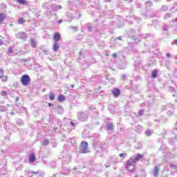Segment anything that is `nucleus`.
Instances as JSON below:
<instances>
[{
  "mask_svg": "<svg viewBox=\"0 0 177 177\" xmlns=\"http://www.w3.org/2000/svg\"><path fill=\"white\" fill-rule=\"evenodd\" d=\"M21 82L24 86H28L31 82V78L28 75H23L21 77Z\"/></svg>",
  "mask_w": 177,
  "mask_h": 177,
  "instance_id": "f03ea898",
  "label": "nucleus"
},
{
  "mask_svg": "<svg viewBox=\"0 0 177 177\" xmlns=\"http://www.w3.org/2000/svg\"><path fill=\"white\" fill-rule=\"evenodd\" d=\"M112 93L115 97H118V96H120V95H121V92L120 91V89H118V88H114L112 91Z\"/></svg>",
  "mask_w": 177,
  "mask_h": 177,
  "instance_id": "423d86ee",
  "label": "nucleus"
},
{
  "mask_svg": "<svg viewBox=\"0 0 177 177\" xmlns=\"http://www.w3.org/2000/svg\"><path fill=\"white\" fill-rule=\"evenodd\" d=\"M1 95L2 96H8V92H6L5 91H1Z\"/></svg>",
  "mask_w": 177,
  "mask_h": 177,
  "instance_id": "5701e85b",
  "label": "nucleus"
},
{
  "mask_svg": "<svg viewBox=\"0 0 177 177\" xmlns=\"http://www.w3.org/2000/svg\"><path fill=\"white\" fill-rule=\"evenodd\" d=\"M162 10H167V7L166 6H162Z\"/></svg>",
  "mask_w": 177,
  "mask_h": 177,
  "instance_id": "f704fd0d",
  "label": "nucleus"
},
{
  "mask_svg": "<svg viewBox=\"0 0 177 177\" xmlns=\"http://www.w3.org/2000/svg\"><path fill=\"white\" fill-rule=\"evenodd\" d=\"M138 146H135L136 149H140L142 147V145L139 142L137 143Z\"/></svg>",
  "mask_w": 177,
  "mask_h": 177,
  "instance_id": "393cba45",
  "label": "nucleus"
},
{
  "mask_svg": "<svg viewBox=\"0 0 177 177\" xmlns=\"http://www.w3.org/2000/svg\"><path fill=\"white\" fill-rule=\"evenodd\" d=\"M171 17V14H167L165 17H164V19H168Z\"/></svg>",
  "mask_w": 177,
  "mask_h": 177,
  "instance_id": "bb28decb",
  "label": "nucleus"
},
{
  "mask_svg": "<svg viewBox=\"0 0 177 177\" xmlns=\"http://www.w3.org/2000/svg\"><path fill=\"white\" fill-rule=\"evenodd\" d=\"M0 38H2L3 39H5V37H3L2 36L0 35Z\"/></svg>",
  "mask_w": 177,
  "mask_h": 177,
  "instance_id": "a19ab883",
  "label": "nucleus"
},
{
  "mask_svg": "<svg viewBox=\"0 0 177 177\" xmlns=\"http://www.w3.org/2000/svg\"><path fill=\"white\" fill-rule=\"evenodd\" d=\"M57 108H58V109H60V110H62V111H63V106H62V105H58V106H57Z\"/></svg>",
  "mask_w": 177,
  "mask_h": 177,
  "instance_id": "c756f323",
  "label": "nucleus"
},
{
  "mask_svg": "<svg viewBox=\"0 0 177 177\" xmlns=\"http://www.w3.org/2000/svg\"><path fill=\"white\" fill-rule=\"evenodd\" d=\"M7 44H10V42H9V41H7Z\"/></svg>",
  "mask_w": 177,
  "mask_h": 177,
  "instance_id": "49530a36",
  "label": "nucleus"
},
{
  "mask_svg": "<svg viewBox=\"0 0 177 177\" xmlns=\"http://www.w3.org/2000/svg\"><path fill=\"white\" fill-rule=\"evenodd\" d=\"M49 145V140L48 139H45L43 141V146H48Z\"/></svg>",
  "mask_w": 177,
  "mask_h": 177,
  "instance_id": "aec40b11",
  "label": "nucleus"
},
{
  "mask_svg": "<svg viewBox=\"0 0 177 177\" xmlns=\"http://www.w3.org/2000/svg\"><path fill=\"white\" fill-rule=\"evenodd\" d=\"M106 127L107 131H114V123L113 122L107 123Z\"/></svg>",
  "mask_w": 177,
  "mask_h": 177,
  "instance_id": "0eeeda50",
  "label": "nucleus"
},
{
  "mask_svg": "<svg viewBox=\"0 0 177 177\" xmlns=\"http://www.w3.org/2000/svg\"><path fill=\"white\" fill-rule=\"evenodd\" d=\"M92 30H93L92 26H90V27H88V28H87V31H88L89 32H91L92 31Z\"/></svg>",
  "mask_w": 177,
  "mask_h": 177,
  "instance_id": "cd10ccee",
  "label": "nucleus"
},
{
  "mask_svg": "<svg viewBox=\"0 0 177 177\" xmlns=\"http://www.w3.org/2000/svg\"><path fill=\"white\" fill-rule=\"evenodd\" d=\"M140 114H143V111H140Z\"/></svg>",
  "mask_w": 177,
  "mask_h": 177,
  "instance_id": "58836bf2",
  "label": "nucleus"
},
{
  "mask_svg": "<svg viewBox=\"0 0 177 177\" xmlns=\"http://www.w3.org/2000/svg\"><path fill=\"white\" fill-rule=\"evenodd\" d=\"M57 99L61 103H63V102L66 100V96H64L63 94H60L58 95Z\"/></svg>",
  "mask_w": 177,
  "mask_h": 177,
  "instance_id": "9b49d317",
  "label": "nucleus"
},
{
  "mask_svg": "<svg viewBox=\"0 0 177 177\" xmlns=\"http://www.w3.org/2000/svg\"><path fill=\"white\" fill-rule=\"evenodd\" d=\"M12 52H13V50L10 47V48H8V50L7 51V53H8V55H9V54L12 53Z\"/></svg>",
  "mask_w": 177,
  "mask_h": 177,
  "instance_id": "b1692460",
  "label": "nucleus"
},
{
  "mask_svg": "<svg viewBox=\"0 0 177 177\" xmlns=\"http://www.w3.org/2000/svg\"><path fill=\"white\" fill-rule=\"evenodd\" d=\"M98 89H102V87H101V86H99V87H98Z\"/></svg>",
  "mask_w": 177,
  "mask_h": 177,
  "instance_id": "c03bdc74",
  "label": "nucleus"
},
{
  "mask_svg": "<svg viewBox=\"0 0 177 177\" xmlns=\"http://www.w3.org/2000/svg\"><path fill=\"white\" fill-rule=\"evenodd\" d=\"M49 99L50 100H55V94L53 93H50Z\"/></svg>",
  "mask_w": 177,
  "mask_h": 177,
  "instance_id": "6ab92c4d",
  "label": "nucleus"
},
{
  "mask_svg": "<svg viewBox=\"0 0 177 177\" xmlns=\"http://www.w3.org/2000/svg\"><path fill=\"white\" fill-rule=\"evenodd\" d=\"M166 56H167V57H171V54L170 53H167L166 54Z\"/></svg>",
  "mask_w": 177,
  "mask_h": 177,
  "instance_id": "72a5a7b5",
  "label": "nucleus"
},
{
  "mask_svg": "<svg viewBox=\"0 0 177 177\" xmlns=\"http://www.w3.org/2000/svg\"><path fill=\"white\" fill-rule=\"evenodd\" d=\"M71 86V88H74V84H72Z\"/></svg>",
  "mask_w": 177,
  "mask_h": 177,
  "instance_id": "37998d69",
  "label": "nucleus"
},
{
  "mask_svg": "<svg viewBox=\"0 0 177 177\" xmlns=\"http://www.w3.org/2000/svg\"><path fill=\"white\" fill-rule=\"evenodd\" d=\"M71 124L72 126L75 125V123H74V122H71Z\"/></svg>",
  "mask_w": 177,
  "mask_h": 177,
  "instance_id": "4c0bfd02",
  "label": "nucleus"
},
{
  "mask_svg": "<svg viewBox=\"0 0 177 177\" xmlns=\"http://www.w3.org/2000/svg\"><path fill=\"white\" fill-rule=\"evenodd\" d=\"M48 106H49L50 107H52V106H53V104H52V103H48Z\"/></svg>",
  "mask_w": 177,
  "mask_h": 177,
  "instance_id": "e433bc0d",
  "label": "nucleus"
},
{
  "mask_svg": "<svg viewBox=\"0 0 177 177\" xmlns=\"http://www.w3.org/2000/svg\"><path fill=\"white\" fill-rule=\"evenodd\" d=\"M1 82H8V75H3V77H1Z\"/></svg>",
  "mask_w": 177,
  "mask_h": 177,
  "instance_id": "dca6fc26",
  "label": "nucleus"
},
{
  "mask_svg": "<svg viewBox=\"0 0 177 177\" xmlns=\"http://www.w3.org/2000/svg\"><path fill=\"white\" fill-rule=\"evenodd\" d=\"M17 3H20L21 5H27V0H15Z\"/></svg>",
  "mask_w": 177,
  "mask_h": 177,
  "instance_id": "2eb2a0df",
  "label": "nucleus"
},
{
  "mask_svg": "<svg viewBox=\"0 0 177 177\" xmlns=\"http://www.w3.org/2000/svg\"><path fill=\"white\" fill-rule=\"evenodd\" d=\"M31 172H32V175H37V174H39V170H38L37 171H32Z\"/></svg>",
  "mask_w": 177,
  "mask_h": 177,
  "instance_id": "a878e982",
  "label": "nucleus"
},
{
  "mask_svg": "<svg viewBox=\"0 0 177 177\" xmlns=\"http://www.w3.org/2000/svg\"><path fill=\"white\" fill-rule=\"evenodd\" d=\"M142 158H143V155L140 154V153L136 155L135 158H134V162L139 161V160H142Z\"/></svg>",
  "mask_w": 177,
  "mask_h": 177,
  "instance_id": "ddd939ff",
  "label": "nucleus"
},
{
  "mask_svg": "<svg viewBox=\"0 0 177 177\" xmlns=\"http://www.w3.org/2000/svg\"><path fill=\"white\" fill-rule=\"evenodd\" d=\"M117 39H119V41H122V37L121 36H119L117 37Z\"/></svg>",
  "mask_w": 177,
  "mask_h": 177,
  "instance_id": "2f4dec72",
  "label": "nucleus"
},
{
  "mask_svg": "<svg viewBox=\"0 0 177 177\" xmlns=\"http://www.w3.org/2000/svg\"><path fill=\"white\" fill-rule=\"evenodd\" d=\"M174 21H175L176 23H177V18H176V19H174Z\"/></svg>",
  "mask_w": 177,
  "mask_h": 177,
  "instance_id": "79ce46f5",
  "label": "nucleus"
},
{
  "mask_svg": "<svg viewBox=\"0 0 177 177\" xmlns=\"http://www.w3.org/2000/svg\"><path fill=\"white\" fill-rule=\"evenodd\" d=\"M53 39L55 42H59L62 39V35L59 32H55L53 35Z\"/></svg>",
  "mask_w": 177,
  "mask_h": 177,
  "instance_id": "39448f33",
  "label": "nucleus"
},
{
  "mask_svg": "<svg viewBox=\"0 0 177 177\" xmlns=\"http://www.w3.org/2000/svg\"><path fill=\"white\" fill-rule=\"evenodd\" d=\"M151 133H153V131L151 130H147L145 132V134L147 135V136H151Z\"/></svg>",
  "mask_w": 177,
  "mask_h": 177,
  "instance_id": "412c9836",
  "label": "nucleus"
},
{
  "mask_svg": "<svg viewBox=\"0 0 177 177\" xmlns=\"http://www.w3.org/2000/svg\"><path fill=\"white\" fill-rule=\"evenodd\" d=\"M158 74V71L157 70H154L152 73V77L153 78H157V75Z\"/></svg>",
  "mask_w": 177,
  "mask_h": 177,
  "instance_id": "f3484780",
  "label": "nucleus"
},
{
  "mask_svg": "<svg viewBox=\"0 0 177 177\" xmlns=\"http://www.w3.org/2000/svg\"><path fill=\"white\" fill-rule=\"evenodd\" d=\"M3 77V68H0V78H2Z\"/></svg>",
  "mask_w": 177,
  "mask_h": 177,
  "instance_id": "4be33fe9",
  "label": "nucleus"
},
{
  "mask_svg": "<svg viewBox=\"0 0 177 177\" xmlns=\"http://www.w3.org/2000/svg\"><path fill=\"white\" fill-rule=\"evenodd\" d=\"M17 21L18 24H24L27 20L24 19L23 17H19Z\"/></svg>",
  "mask_w": 177,
  "mask_h": 177,
  "instance_id": "4468645a",
  "label": "nucleus"
},
{
  "mask_svg": "<svg viewBox=\"0 0 177 177\" xmlns=\"http://www.w3.org/2000/svg\"><path fill=\"white\" fill-rule=\"evenodd\" d=\"M138 129H142V127L141 126H138Z\"/></svg>",
  "mask_w": 177,
  "mask_h": 177,
  "instance_id": "ea45409f",
  "label": "nucleus"
},
{
  "mask_svg": "<svg viewBox=\"0 0 177 177\" xmlns=\"http://www.w3.org/2000/svg\"><path fill=\"white\" fill-rule=\"evenodd\" d=\"M3 41H2V39H0V46H1V45H3Z\"/></svg>",
  "mask_w": 177,
  "mask_h": 177,
  "instance_id": "473e14b6",
  "label": "nucleus"
},
{
  "mask_svg": "<svg viewBox=\"0 0 177 177\" xmlns=\"http://www.w3.org/2000/svg\"><path fill=\"white\" fill-rule=\"evenodd\" d=\"M59 48H60V44L57 41H55L53 46V50H54V52H57Z\"/></svg>",
  "mask_w": 177,
  "mask_h": 177,
  "instance_id": "6e6552de",
  "label": "nucleus"
},
{
  "mask_svg": "<svg viewBox=\"0 0 177 177\" xmlns=\"http://www.w3.org/2000/svg\"><path fill=\"white\" fill-rule=\"evenodd\" d=\"M9 110H10V105L9 104L0 106V111H2L3 113H6V111H9Z\"/></svg>",
  "mask_w": 177,
  "mask_h": 177,
  "instance_id": "20e7f679",
  "label": "nucleus"
},
{
  "mask_svg": "<svg viewBox=\"0 0 177 177\" xmlns=\"http://www.w3.org/2000/svg\"><path fill=\"white\" fill-rule=\"evenodd\" d=\"M119 157H124V153H120Z\"/></svg>",
  "mask_w": 177,
  "mask_h": 177,
  "instance_id": "c9c22d12",
  "label": "nucleus"
},
{
  "mask_svg": "<svg viewBox=\"0 0 177 177\" xmlns=\"http://www.w3.org/2000/svg\"><path fill=\"white\" fill-rule=\"evenodd\" d=\"M16 37L18 39H26L27 38V34L24 32H19L16 35Z\"/></svg>",
  "mask_w": 177,
  "mask_h": 177,
  "instance_id": "7ed1b4c3",
  "label": "nucleus"
},
{
  "mask_svg": "<svg viewBox=\"0 0 177 177\" xmlns=\"http://www.w3.org/2000/svg\"><path fill=\"white\" fill-rule=\"evenodd\" d=\"M176 44L177 45V39L176 40Z\"/></svg>",
  "mask_w": 177,
  "mask_h": 177,
  "instance_id": "a18cd8bd",
  "label": "nucleus"
},
{
  "mask_svg": "<svg viewBox=\"0 0 177 177\" xmlns=\"http://www.w3.org/2000/svg\"><path fill=\"white\" fill-rule=\"evenodd\" d=\"M160 169H158L157 168V167H155V170H154V175H155V177H157L158 176V172H159Z\"/></svg>",
  "mask_w": 177,
  "mask_h": 177,
  "instance_id": "a211bd4d",
  "label": "nucleus"
},
{
  "mask_svg": "<svg viewBox=\"0 0 177 177\" xmlns=\"http://www.w3.org/2000/svg\"><path fill=\"white\" fill-rule=\"evenodd\" d=\"M5 19H6V14L0 12V25L2 24V22L3 20H5Z\"/></svg>",
  "mask_w": 177,
  "mask_h": 177,
  "instance_id": "1a4fd4ad",
  "label": "nucleus"
},
{
  "mask_svg": "<svg viewBox=\"0 0 177 177\" xmlns=\"http://www.w3.org/2000/svg\"><path fill=\"white\" fill-rule=\"evenodd\" d=\"M74 169H76L75 167H74Z\"/></svg>",
  "mask_w": 177,
  "mask_h": 177,
  "instance_id": "de8ad7c7",
  "label": "nucleus"
},
{
  "mask_svg": "<svg viewBox=\"0 0 177 177\" xmlns=\"http://www.w3.org/2000/svg\"><path fill=\"white\" fill-rule=\"evenodd\" d=\"M35 160H37L35 158V153H31L29 156L30 162H35Z\"/></svg>",
  "mask_w": 177,
  "mask_h": 177,
  "instance_id": "9d476101",
  "label": "nucleus"
},
{
  "mask_svg": "<svg viewBox=\"0 0 177 177\" xmlns=\"http://www.w3.org/2000/svg\"><path fill=\"white\" fill-rule=\"evenodd\" d=\"M80 153L81 154H86L89 153V149L88 148V142L82 141L80 145Z\"/></svg>",
  "mask_w": 177,
  "mask_h": 177,
  "instance_id": "f257e3e1",
  "label": "nucleus"
},
{
  "mask_svg": "<svg viewBox=\"0 0 177 177\" xmlns=\"http://www.w3.org/2000/svg\"><path fill=\"white\" fill-rule=\"evenodd\" d=\"M112 57H113V59H116L117 58V54L115 53H113Z\"/></svg>",
  "mask_w": 177,
  "mask_h": 177,
  "instance_id": "c85d7f7f",
  "label": "nucleus"
},
{
  "mask_svg": "<svg viewBox=\"0 0 177 177\" xmlns=\"http://www.w3.org/2000/svg\"><path fill=\"white\" fill-rule=\"evenodd\" d=\"M129 167H131L130 165H127V169H128V171H132L131 169H129Z\"/></svg>",
  "mask_w": 177,
  "mask_h": 177,
  "instance_id": "7c9ffc66",
  "label": "nucleus"
},
{
  "mask_svg": "<svg viewBox=\"0 0 177 177\" xmlns=\"http://www.w3.org/2000/svg\"><path fill=\"white\" fill-rule=\"evenodd\" d=\"M30 44L32 48H37V40L34 38H30Z\"/></svg>",
  "mask_w": 177,
  "mask_h": 177,
  "instance_id": "f8f14e48",
  "label": "nucleus"
}]
</instances>
